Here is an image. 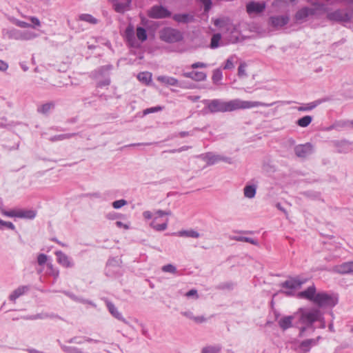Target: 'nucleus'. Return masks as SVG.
<instances>
[{
    "instance_id": "54",
    "label": "nucleus",
    "mask_w": 353,
    "mask_h": 353,
    "mask_svg": "<svg viewBox=\"0 0 353 353\" xmlns=\"http://www.w3.org/2000/svg\"><path fill=\"white\" fill-rule=\"evenodd\" d=\"M161 110H162V108L161 106H157V107H154V108H148V109L145 110H144V114H147L155 112H157V111H160Z\"/></svg>"
},
{
    "instance_id": "33",
    "label": "nucleus",
    "mask_w": 353,
    "mask_h": 353,
    "mask_svg": "<svg viewBox=\"0 0 353 353\" xmlns=\"http://www.w3.org/2000/svg\"><path fill=\"white\" fill-rule=\"evenodd\" d=\"M54 107V104L52 102H49L44 103L41 105H40L37 110L39 112L46 114H48L51 109H52Z\"/></svg>"
},
{
    "instance_id": "61",
    "label": "nucleus",
    "mask_w": 353,
    "mask_h": 353,
    "mask_svg": "<svg viewBox=\"0 0 353 353\" xmlns=\"http://www.w3.org/2000/svg\"><path fill=\"white\" fill-rule=\"evenodd\" d=\"M116 225L117 227H119V228L123 227L125 230H128L129 228V226L127 224H125V223H122L121 221H117Z\"/></svg>"
},
{
    "instance_id": "6",
    "label": "nucleus",
    "mask_w": 353,
    "mask_h": 353,
    "mask_svg": "<svg viewBox=\"0 0 353 353\" xmlns=\"http://www.w3.org/2000/svg\"><path fill=\"white\" fill-rule=\"evenodd\" d=\"M160 38L167 43H175L183 39L181 33L175 29L167 28L160 32Z\"/></svg>"
},
{
    "instance_id": "22",
    "label": "nucleus",
    "mask_w": 353,
    "mask_h": 353,
    "mask_svg": "<svg viewBox=\"0 0 353 353\" xmlns=\"http://www.w3.org/2000/svg\"><path fill=\"white\" fill-rule=\"evenodd\" d=\"M107 307L109 310V312L113 316H114L116 319L120 321H122L125 323H128L126 320L122 316L121 314L118 311L117 308L114 306L113 303L108 302Z\"/></svg>"
},
{
    "instance_id": "48",
    "label": "nucleus",
    "mask_w": 353,
    "mask_h": 353,
    "mask_svg": "<svg viewBox=\"0 0 353 353\" xmlns=\"http://www.w3.org/2000/svg\"><path fill=\"white\" fill-rule=\"evenodd\" d=\"M1 213L9 217H17V210H11V211H6L4 210H1Z\"/></svg>"
},
{
    "instance_id": "40",
    "label": "nucleus",
    "mask_w": 353,
    "mask_h": 353,
    "mask_svg": "<svg viewBox=\"0 0 353 353\" xmlns=\"http://www.w3.org/2000/svg\"><path fill=\"white\" fill-rule=\"evenodd\" d=\"M28 19L32 22L30 28L37 29L41 26L40 20L36 17H28Z\"/></svg>"
},
{
    "instance_id": "60",
    "label": "nucleus",
    "mask_w": 353,
    "mask_h": 353,
    "mask_svg": "<svg viewBox=\"0 0 353 353\" xmlns=\"http://www.w3.org/2000/svg\"><path fill=\"white\" fill-rule=\"evenodd\" d=\"M112 69V65H105V66H103L101 67L100 69H99V71L101 74H103V72H108L110 71V70Z\"/></svg>"
},
{
    "instance_id": "32",
    "label": "nucleus",
    "mask_w": 353,
    "mask_h": 353,
    "mask_svg": "<svg viewBox=\"0 0 353 353\" xmlns=\"http://www.w3.org/2000/svg\"><path fill=\"white\" fill-rule=\"evenodd\" d=\"M312 117L307 115L297 120L296 124L302 128L307 127L312 122Z\"/></svg>"
},
{
    "instance_id": "5",
    "label": "nucleus",
    "mask_w": 353,
    "mask_h": 353,
    "mask_svg": "<svg viewBox=\"0 0 353 353\" xmlns=\"http://www.w3.org/2000/svg\"><path fill=\"white\" fill-rule=\"evenodd\" d=\"M320 336L316 339H306L302 341L293 342L292 348L298 353H307L313 346L318 344Z\"/></svg>"
},
{
    "instance_id": "29",
    "label": "nucleus",
    "mask_w": 353,
    "mask_h": 353,
    "mask_svg": "<svg viewBox=\"0 0 353 353\" xmlns=\"http://www.w3.org/2000/svg\"><path fill=\"white\" fill-rule=\"evenodd\" d=\"M28 290V287L21 286L16 289L12 292V293L10 295V299L11 301H15L20 296L23 295Z\"/></svg>"
},
{
    "instance_id": "28",
    "label": "nucleus",
    "mask_w": 353,
    "mask_h": 353,
    "mask_svg": "<svg viewBox=\"0 0 353 353\" xmlns=\"http://www.w3.org/2000/svg\"><path fill=\"white\" fill-rule=\"evenodd\" d=\"M177 235L181 237H191L195 239L200 236L199 233L194 230H181L177 232Z\"/></svg>"
},
{
    "instance_id": "1",
    "label": "nucleus",
    "mask_w": 353,
    "mask_h": 353,
    "mask_svg": "<svg viewBox=\"0 0 353 353\" xmlns=\"http://www.w3.org/2000/svg\"><path fill=\"white\" fill-rule=\"evenodd\" d=\"M208 111L210 113L232 112L240 109H250L258 106L268 107L274 103H265L260 101H243L239 99L224 101L221 99L206 100L204 101Z\"/></svg>"
},
{
    "instance_id": "9",
    "label": "nucleus",
    "mask_w": 353,
    "mask_h": 353,
    "mask_svg": "<svg viewBox=\"0 0 353 353\" xmlns=\"http://www.w3.org/2000/svg\"><path fill=\"white\" fill-rule=\"evenodd\" d=\"M327 18L333 21H347L350 19L349 14L344 10H336L333 12H328Z\"/></svg>"
},
{
    "instance_id": "25",
    "label": "nucleus",
    "mask_w": 353,
    "mask_h": 353,
    "mask_svg": "<svg viewBox=\"0 0 353 353\" xmlns=\"http://www.w3.org/2000/svg\"><path fill=\"white\" fill-rule=\"evenodd\" d=\"M157 80L165 85H179V81L171 77H166V76H159L157 77Z\"/></svg>"
},
{
    "instance_id": "23",
    "label": "nucleus",
    "mask_w": 353,
    "mask_h": 353,
    "mask_svg": "<svg viewBox=\"0 0 353 353\" xmlns=\"http://www.w3.org/2000/svg\"><path fill=\"white\" fill-rule=\"evenodd\" d=\"M256 193V185H247L243 188V194L245 198L253 199Z\"/></svg>"
},
{
    "instance_id": "37",
    "label": "nucleus",
    "mask_w": 353,
    "mask_h": 353,
    "mask_svg": "<svg viewBox=\"0 0 353 353\" xmlns=\"http://www.w3.org/2000/svg\"><path fill=\"white\" fill-rule=\"evenodd\" d=\"M137 37L141 41H144L147 39L146 30L142 27H138L137 28Z\"/></svg>"
},
{
    "instance_id": "12",
    "label": "nucleus",
    "mask_w": 353,
    "mask_h": 353,
    "mask_svg": "<svg viewBox=\"0 0 353 353\" xmlns=\"http://www.w3.org/2000/svg\"><path fill=\"white\" fill-rule=\"evenodd\" d=\"M265 8V3L264 2L251 1L246 5V11L249 14L261 13Z\"/></svg>"
},
{
    "instance_id": "53",
    "label": "nucleus",
    "mask_w": 353,
    "mask_h": 353,
    "mask_svg": "<svg viewBox=\"0 0 353 353\" xmlns=\"http://www.w3.org/2000/svg\"><path fill=\"white\" fill-rule=\"evenodd\" d=\"M15 25H17V26H19L20 28H30V26H31V24L26 23L25 21H19V20H17L15 21Z\"/></svg>"
},
{
    "instance_id": "13",
    "label": "nucleus",
    "mask_w": 353,
    "mask_h": 353,
    "mask_svg": "<svg viewBox=\"0 0 353 353\" xmlns=\"http://www.w3.org/2000/svg\"><path fill=\"white\" fill-rule=\"evenodd\" d=\"M132 0H113V6L117 12L123 13L128 10Z\"/></svg>"
},
{
    "instance_id": "3",
    "label": "nucleus",
    "mask_w": 353,
    "mask_h": 353,
    "mask_svg": "<svg viewBox=\"0 0 353 353\" xmlns=\"http://www.w3.org/2000/svg\"><path fill=\"white\" fill-rule=\"evenodd\" d=\"M170 212L157 210L154 213V219L150 226L157 231H163L167 229L168 218L166 216L170 215Z\"/></svg>"
},
{
    "instance_id": "41",
    "label": "nucleus",
    "mask_w": 353,
    "mask_h": 353,
    "mask_svg": "<svg viewBox=\"0 0 353 353\" xmlns=\"http://www.w3.org/2000/svg\"><path fill=\"white\" fill-rule=\"evenodd\" d=\"M220 348L216 346H207L202 349V353H217Z\"/></svg>"
},
{
    "instance_id": "55",
    "label": "nucleus",
    "mask_w": 353,
    "mask_h": 353,
    "mask_svg": "<svg viewBox=\"0 0 353 353\" xmlns=\"http://www.w3.org/2000/svg\"><path fill=\"white\" fill-rule=\"evenodd\" d=\"M207 66L208 65L206 63L202 62H196L191 65V68L192 69H196L199 68H206Z\"/></svg>"
},
{
    "instance_id": "39",
    "label": "nucleus",
    "mask_w": 353,
    "mask_h": 353,
    "mask_svg": "<svg viewBox=\"0 0 353 353\" xmlns=\"http://www.w3.org/2000/svg\"><path fill=\"white\" fill-rule=\"evenodd\" d=\"M74 134H62L57 136H54L50 138L52 141H61L65 139H70L73 137Z\"/></svg>"
},
{
    "instance_id": "26",
    "label": "nucleus",
    "mask_w": 353,
    "mask_h": 353,
    "mask_svg": "<svg viewBox=\"0 0 353 353\" xmlns=\"http://www.w3.org/2000/svg\"><path fill=\"white\" fill-rule=\"evenodd\" d=\"M36 213L33 210H17V217L32 219L35 217Z\"/></svg>"
},
{
    "instance_id": "4",
    "label": "nucleus",
    "mask_w": 353,
    "mask_h": 353,
    "mask_svg": "<svg viewBox=\"0 0 353 353\" xmlns=\"http://www.w3.org/2000/svg\"><path fill=\"white\" fill-rule=\"evenodd\" d=\"M314 303L319 307H334L338 303L336 296L320 292L316 294Z\"/></svg>"
},
{
    "instance_id": "18",
    "label": "nucleus",
    "mask_w": 353,
    "mask_h": 353,
    "mask_svg": "<svg viewBox=\"0 0 353 353\" xmlns=\"http://www.w3.org/2000/svg\"><path fill=\"white\" fill-rule=\"evenodd\" d=\"M183 76L186 78H190L196 81H205L207 78V75L203 72L192 71L188 72H184Z\"/></svg>"
},
{
    "instance_id": "8",
    "label": "nucleus",
    "mask_w": 353,
    "mask_h": 353,
    "mask_svg": "<svg viewBox=\"0 0 353 353\" xmlns=\"http://www.w3.org/2000/svg\"><path fill=\"white\" fill-rule=\"evenodd\" d=\"M170 14V12L161 6H154L148 11V16L153 19L165 18Z\"/></svg>"
},
{
    "instance_id": "50",
    "label": "nucleus",
    "mask_w": 353,
    "mask_h": 353,
    "mask_svg": "<svg viewBox=\"0 0 353 353\" xmlns=\"http://www.w3.org/2000/svg\"><path fill=\"white\" fill-rule=\"evenodd\" d=\"M38 263L41 265L46 263L47 256L44 254H40L37 258Z\"/></svg>"
},
{
    "instance_id": "10",
    "label": "nucleus",
    "mask_w": 353,
    "mask_h": 353,
    "mask_svg": "<svg viewBox=\"0 0 353 353\" xmlns=\"http://www.w3.org/2000/svg\"><path fill=\"white\" fill-rule=\"evenodd\" d=\"M214 24L219 28L225 29L227 32H232L235 29L234 24L228 17L216 19L214 20Z\"/></svg>"
},
{
    "instance_id": "38",
    "label": "nucleus",
    "mask_w": 353,
    "mask_h": 353,
    "mask_svg": "<svg viewBox=\"0 0 353 353\" xmlns=\"http://www.w3.org/2000/svg\"><path fill=\"white\" fill-rule=\"evenodd\" d=\"M83 341H88V342H94V343H97L98 341L97 340H94L92 339H90V338H86V337H78V336H76V337H74L72 339H71L70 340V343H83Z\"/></svg>"
},
{
    "instance_id": "31",
    "label": "nucleus",
    "mask_w": 353,
    "mask_h": 353,
    "mask_svg": "<svg viewBox=\"0 0 353 353\" xmlns=\"http://www.w3.org/2000/svg\"><path fill=\"white\" fill-rule=\"evenodd\" d=\"M138 79L145 84H148L152 79V74L148 72H140L137 76Z\"/></svg>"
},
{
    "instance_id": "2",
    "label": "nucleus",
    "mask_w": 353,
    "mask_h": 353,
    "mask_svg": "<svg viewBox=\"0 0 353 353\" xmlns=\"http://www.w3.org/2000/svg\"><path fill=\"white\" fill-rule=\"evenodd\" d=\"M296 317L299 318V323L307 326H311L316 321L320 316V311L316 309L311 310H305L300 309L296 313Z\"/></svg>"
},
{
    "instance_id": "15",
    "label": "nucleus",
    "mask_w": 353,
    "mask_h": 353,
    "mask_svg": "<svg viewBox=\"0 0 353 353\" xmlns=\"http://www.w3.org/2000/svg\"><path fill=\"white\" fill-rule=\"evenodd\" d=\"M289 17L285 16H274L270 18V23L275 28H281L286 25L289 22Z\"/></svg>"
},
{
    "instance_id": "20",
    "label": "nucleus",
    "mask_w": 353,
    "mask_h": 353,
    "mask_svg": "<svg viewBox=\"0 0 353 353\" xmlns=\"http://www.w3.org/2000/svg\"><path fill=\"white\" fill-rule=\"evenodd\" d=\"M37 34L32 31H17L15 39L21 40H30L37 37Z\"/></svg>"
},
{
    "instance_id": "16",
    "label": "nucleus",
    "mask_w": 353,
    "mask_h": 353,
    "mask_svg": "<svg viewBox=\"0 0 353 353\" xmlns=\"http://www.w3.org/2000/svg\"><path fill=\"white\" fill-rule=\"evenodd\" d=\"M316 288L314 285L310 286L307 290L302 291L298 294V297L308 299L314 301L316 298Z\"/></svg>"
},
{
    "instance_id": "57",
    "label": "nucleus",
    "mask_w": 353,
    "mask_h": 353,
    "mask_svg": "<svg viewBox=\"0 0 353 353\" xmlns=\"http://www.w3.org/2000/svg\"><path fill=\"white\" fill-rule=\"evenodd\" d=\"M8 68V63L0 59V71L5 72L7 70Z\"/></svg>"
},
{
    "instance_id": "17",
    "label": "nucleus",
    "mask_w": 353,
    "mask_h": 353,
    "mask_svg": "<svg viewBox=\"0 0 353 353\" xmlns=\"http://www.w3.org/2000/svg\"><path fill=\"white\" fill-rule=\"evenodd\" d=\"M296 318V313L292 316H286L281 318L278 321L279 327L283 330H285L292 326V321Z\"/></svg>"
},
{
    "instance_id": "44",
    "label": "nucleus",
    "mask_w": 353,
    "mask_h": 353,
    "mask_svg": "<svg viewBox=\"0 0 353 353\" xmlns=\"http://www.w3.org/2000/svg\"><path fill=\"white\" fill-rule=\"evenodd\" d=\"M127 204V201L124 199L115 201L112 203V207L115 209H119Z\"/></svg>"
},
{
    "instance_id": "52",
    "label": "nucleus",
    "mask_w": 353,
    "mask_h": 353,
    "mask_svg": "<svg viewBox=\"0 0 353 353\" xmlns=\"http://www.w3.org/2000/svg\"><path fill=\"white\" fill-rule=\"evenodd\" d=\"M125 34L128 39L133 37L134 29L132 26H128L125 30Z\"/></svg>"
},
{
    "instance_id": "59",
    "label": "nucleus",
    "mask_w": 353,
    "mask_h": 353,
    "mask_svg": "<svg viewBox=\"0 0 353 353\" xmlns=\"http://www.w3.org/2000/svg\"><path fill=\"white\" fill-rule=\"evenodd\" d=\"M143 217L145 219H154V214H152L150 211H145V212H143Z\"/></svg>"
},
{
    "instance_id": "49",
    "label": "nucleus",
    "mask_w": 353,
    "mask_h": 353,
    "mask_svg": "<svg viewBox=\"0 0 353 353\" xmlns=\"http://www.w3.org/2000/svg\"><path fill=\"white\" fill-rule=\"evenodd\" d=\"M234 65L233 63V58L231 57V58L228 59L225 62V64L224 65V69H225V70L232 69V68H234Z\"/></svg>"
},
{
    "instance_id": "11",
    "label": "nucleus",
    "mask_w": 353,
    "mask_h": 353,
    "mask_svg": "<svg viewBox=\"0 0 353 353\" xmlns=\"http://www.w3.org/2000/svg\"><path fill=\"white\" fill-rule=\"evenodd\" d=\"M313 147L311 143H305L303 145H299L295 147L294 152L297 157L305 158L312 153Z\"/></svg>"
},
{
    "instance_id": "43",
    "label": "nucleus",
    "mask_w": 353,
    "mask_h": 353,
    "mask_svg": "<svg viewBox=\"0 0 353 353\" xmlns=\"http://www.w3.org/2000/svg\"><path fill=\"white\" fill-rule=\"evenodd\" d=\"M162 270L165 272L175 274L176 272V268L172 264H168L162 267Z\"/></svg>"
},
{
    "instance_id": "34",
    "label": "nucleus",
    "mask_w": 353,
    "mask_h": 353,
    "mask_svg": "<svg viewBox=\"0 0 353 353\" xmlns=\"http://www.w3.org/2000/svg\"><path fill=\"white\" fill-rule=\"evenodd\" d=\"M320 103L319 101H313L297 108L299 111H310L315 108Z\"/></svg>"
},
{
    "instance_id": "47",
    "label": "nucleus",
    "mask_w": 353,
    "mask_h": 353,
    "mask_svg": "<svg viewBox=\"0 0 353 353\" xmlns=\"http://www.w3.org/2000/svg\"><path fill=\"white\" fill-rule=\"evenodd\" d=\"M0 225L1 226L6 227L12 230H14L15 229V227L12 224V223L8 222V221H4L1 220V219H0Z\"/></svg>"
},
{
    "instance_id": "27",
    "label": "nucleus",
    "mask_w": 353,
    "mask_h": 353,
    "mask_svg": "<svg viewBox=\"0 0 353 353\" xmlns=\"http://www.w3.org/2000/svg\"><path fill=\"white\" fill-rule=\"evenodd\" d=\"M208 164L212 165L221 161V155L214 154L212 153H206L203 157Z\"/></svg>"
},
{
    "instance_id": "51",
    "label": "nucleus",
    "mask_w": 353,
    "mask_h": 353,
    "mask_svg": "<svg viewBox=\"0 0 353 353\" xmlns=\"http://www.w3.org/2000/svg\"><path fill=\"white\" fill-rule=\"evenodd\" d=\"M204 6V10L205 12H208L212 6V1L211 0H199Z\"/></svg>"
},
{
    "instance_id": "42",
    "label": "nucleus",
    "mask_w": 353,
    "mask_h": 353,
    "mask_svg": "<svg viewBox=\"0 0 353 353\" xmlns=\"http://www.w3.org/2000/svg\"><path fill=\"white\" fill-rule=\"evenodd\" d=\"M236 239L239 241L247 242V243H251L252 245H258V242L256 240H254L252 238H250V237L239 236V237H237Z\"/></svg>"
},
{
    "instance_id": "21",
    "label": "nucleus",
    "mask_w": 353,
    "mask_h": 353,
    "mask_svg": "<svg viewBox=\"0 0 353 353\" xmlns=\"http://www.w3.org/2000/svg\"><path fill=\"white\" fill-rule=\"evenodd\" d=\"M313 14H316V11L314 9L305 7V8H303L302 9L299 10L296 12L295 17L297 20H301V19L306 18L309 15H313Z\"/></svg>"
},
{
    "instance_id": "56",
    "label": "nucleus",
    "mask_w": 353,
    "mask_h": 353,
    "mask_svg": "<svg viewBox=\"0 0 353 353\" xmlns=\"http://www.w3.org/2000/svg\"><path fill=\"white\" fill-rule=\"evenodd\" d=\"M193 321L196 323H202L206 321L203 316H194Z\"/></svg>"
},
{
    "instance_id": "64",
    "label": "nucleus",
    "mask_w": 353,
    "mask_h": 353,
    "mask_svg": "<svg viewBox=\"0 0 353 353\" xmlns=\"http://www.w3.org/2000/svg\"><path fill=\"white\" fill-rule=\"evenodd\" d=\"M347 125H350L351 126L352 128H353V121H347V122H343L341 126L342 127H345V126H347Z\"/></svg>"
},
{
    "instance_id": "7",
    "label": "nucleus",
    "mask_w": 353,
    "mask_h": 353,
    "mask_svg": "<svg viewBox=\"0 0 353 353\" xmlns=\"http://www.w3.org/2000/svg\"><path fill=\"white\" fill-rule=\"evenodd\" d=\"M302 283V282L294 279H290L289 280H287L281 284V286L283 288L286 289V290H281V292L286 294L287 296H290L293 294L292 291L294 290L299 289L301 288Z\"/></svg>"
},
{
    "instance_id": "62",
    "label": "nucleus",
    "mask_w": 353,
    "mask_h": 353,
    "mask_svg": "<svg viewBox=\"0 0 353 353\" xmlns=\"http://www.w3.org/2000/svg\"><path fill=\"white\" fill-rule=\"evenodd\" d=\"M221 161H224V162L228 163L230 164L232 163L231 158L222 157V156H221Z\"/></svg>"
},
{
    "instance_id": "63",
    "label": "nucleus",
    "mask_w": 353,
    "mask_h": 353,
    "mask_svg": "<svg viewBox=\"0 0 353 353\" xmlns=\"http://www.w3.org/2000/svg\"><path fill=\"white\" fill-rule=\"evenodd\" d=\"M182 314L185 316H186V317H188V318H189L190 319H192V320H193L194 316L191 312H184Z\"/></svg>"
},
{
    "instance_id": "19",
    "label": "nucleus",
    "mask_w": 353,
    "mask_h": 353,
    "mask_svg": "<svg viewBox=\"0 0 353 353\" xmlns=\"http://www.w3.org/2000/svg\"><path fill=\"white\" fill-rule=\"evenodd\" d=\"M55 254L57 257V261L61 265L65 268H70L73 265L70 258L61 251H57Z\"/></svg>"
},
{
    "instance_id": "45",
    "label": "nucleus",
    "mask_w": 353,
    "mask_h": 353,
    "mask_svg": "<svg viewBox=\"0 0 353 353\" xmlns=\"http://www.w3.org/2000/svg\"><path fill=\"white\" fill-rule=\"evenodd\" d=\"M246 64L245 63H242L240 64L238 68V75L239 77H245L247 76V73L245 71Z\"/></svg>"
},
{
    "instance_id": "14",
    "label": "nucleus",
    "mask_w": 353,
    "mask_h": 353,
    "mask_svg": "<svg viewBox=\"0 0 353 353\" xmlns=\"http://www.w3.org/2000/svg\"><path fill=\"white\" fill-rule=\"evenodd\" d=\"M333 271L339 274H348L353 272V261L343 263L341 265H335Z\"/></svg>"
},
{
    "instance_id": "24",
    "label": "nucleus",
    "mask_w": 353,
    "mask_h": 353,
    "mask_svg": "<svg viewBox=\"0 0 353 353\" xmlns=\"http://www.w3.org/2000/svg\"><path fill=\"white\" fill-rule=\"evenodd\" d=\"M173 19L179 23H189L194 20L193 16L185 13L174 14Z\"/></svg>"
},
{
    "instance_id": "58",
    "label": "nucleus",
    "mask_w": 353,
    "mask_h": 353,
    "mask_svg": "<svg viewBox=\"0 0 353 353\" xmlns=\"http://www.w3.org/2000/svg\"><path fill=\"white\" fill-rule=\"evenodd\" d=\"M185 296L188 297H191V296H195L196 299H197L198 298L197 291L194 289L190 290L185 294Z\"/></svg>"
},
{
    "instance_id": "35",
    "label": "nucleus",
    "mask_w": 353,
    "mask_h": 353,
    "mask_svg": "<svg viewBox=\"0 0 353 353\" xmlns=\"http://www.w3.org/2000/svg\"><path fill=\"white\" fill-rule=\"evenodd\" d=\"M79 18L80 20L84 21L91 24H96L98 21L96 18L88 14H82L79 17Z\"/></svg>"
},
{
    "instance_id": "30",
    "label": "nucleus",
    "mask_w": 353,
    "mask_h": 353,
    "mask_svg": "<svg viewBox=\"0 0 353 353\" xmlns=\"http://www.w3.org/2000/svg\"><path fill=\"white\" fill-rule=\"evenodd\" d=\"M223 79V73L221 69H215L212 72V80L214 84L220 85Z\"/></svg>"
},
{
    "instance_id": "46",
    "label": "nucleus",
    "mask_w": 353,
    "mask_h": 353,
    "mask_svg": "<svg viewBox=\"0 0 353 353\" xmlns=\"http://www.w3.org/2000/svg\"><path fill=\"white\" fill-rule=\"evenodd\" d=\"M315 8H314L316 11V14L317 13V11H321L322 12H328L327 8L325 7L324 4L322 3H315L314 4Z\"/></svg>"
},
{
    "instance_id": "36",
    "label": "nucleus",
    "mask_w": 353,
    "mask_h": 353,
    "mask_svg": "<svg viewBox=\"0 0 353 353\" xmlns=\"http://www.w3.org/2000/svg\"><path fill=\"white\" fill-rule=\"evenodd\" d=\"M221 39V35L219 33L214 34L212 39L210 42V48L212 49L216 48L219 46V41Z\"/></svg>"
}]
</instances>
